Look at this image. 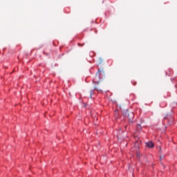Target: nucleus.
I'll return each mask as SVG.
<instances>
[{
	"instance_id": "1",
	"label": "nucleus",
	"mask_w": 177,
	"mask_h": 177,
	"mask_svg": "<svg viewBox=\"0 0 177 177\" xmlns=\"http://www.w3.org/2000/svg\"><path fill=\"white\" fill-rule=\"evenodd\" d=\"M102 78H104V71L103 68H97L95 77L93 79V84H99Z\"/></svg>"
},
{
	"instance_id": "2",
	"label": "nucleus",
	"mask_w": 177,
	"mask_h": 177,
	"mask_svg": "<svg viewBox=\"0 0 177 177\" xmlns=\"http://www.w3.org/2000/svg\"><path fill=\"white\" fill-rule=\"evenodd\" d=\"M164 120H165V122H167L168 125H174V115L172 114V113H167L165 116Z\"/></svg>"
},
{
	"instance_id": "3",
	"label": "nucleus",
	"mask_w": 177,
	"mask_h": 177,
	"mask_svg": "<svg viewBox=\"0 0 177 177\" xmlns=\"http://www.w3.org/2000/svg\"><path fill=\"white\" fill-rule=\"evenodd\" d=\"M126 115L129 120V124H133V118H135V114L133 112L126 111Z\"/></svg>"
},
{
	"instance_id": "4",
	"label": "nucleus",
	"mask_w": 177,
	"mask_h": 177,
	"mask_svg": "<svg viewBox=\"0 0 177 177\" xmlns=\"http://www.w3.org/2000/svg\"><path fill=\"white\" fill-rule=\"evenodd\" d=\"M95 91H97V92H102V90L97 88V86H95L94 89L90 91V97H91V99H93V97H92V96H93V95H95Z\"/></svg>"
},
{
	"instance_id": "5",
	"label": "nucleus",
	"mask_w": 177,
	"mask_h": 177,
	"mask_svg": "<svg viewBox=\"0 0 177 177\" xmlns=\"http://www.w3.org/2000/svg\"><path fill=\"white\" fill-rule=\"evenodd\" d=\"M146 145L147 146V147H149V149H153V147H154V144L151 142H149L146 143Z\"/></svg>"
},
{
	"instance_id": "6",
	"label": "nucleus",
	"mask_w": 177,
	"mask_h": 177,
	"mask_svg": "<svg viewBox=\"0 0 177 177\" xmlns=\"http://www.w3.org/2000/svg\"><path fill=\"white\" fill-rule=\"evenodd\" d=\"M100 64H103V59H102V58H98V59H97L96 65H97V66H100Z\"/></svg>"
},
{
	"instance_id": "7",
	"label": "nucleus",
	"mask_w": 177,
	"mask_h": 177,
	"mask_svg": "<svg viewBox=\"0 0 177 177\" xmlns=\"http://www.w3.org/2000/svg\"><path fill=\"white\" fill-rule=\"evenodd\" d=\"M136 129H137L138 132H140L142 131V125L137 124Z\"/></svg>"
},
{
	"instance_id": "8",
	"label": "nucleus",
	"mask_w": 177,
	"mask_h": 177,
	"mask_svg": "<svg viewBox=\"0 0 177 177\" xmlns=\"http://www.w3.org/2000/svg\"><path fill=\"white\" fill-rule=\"evenodd\" d=\"M95 55H96V54H95V52H93V51H91V52L89 53V56H90V57H93Z\"/></svg>"
},
{
	"instance_id": "9",
	"label": "nucleus",
	"mask_w": 177,
	"mask_h": 177,
	"mask_svg": "<svg viewBox=\"0 0 177 177\" xmlns=\"http://www.w3.org/2000/svg\"><path fill=\"white\" fill-rule=\"evenodd\" d=\"M131 84H133V86H135L136 85L137 82L135 80H132Z\"/></svg>"
},
{
	"instance_id": "10",
	"label": "nucleus",
	"mask_w": 177,
	"mask_h": 177,
	"mask_svg": "<svg viewBox=\"0 0 177 177\" xmlns=\"http://www.w3.org/2000/svg\"><path fill=\"white\" fill-rule=\"evenodd\" d=\"M131 125V123H129L127 125L124 126V129L127 131V128Z\"/></svg>"
},
{
	"instance_id": "11",
	"label": "nucleus",
	"mask_w": 177,
	"mask_h": 177,
	"mask_svg": "<svg viewBox=\"0 0 177 177\" xmlns=\"http://www.w3.org/2000/svg\"><path fill=\"white\" fill-rule=\"evenodd\" d=\"M107 93H110V95H111V93L110 91H108Z\"/></svg>"
},
{
	"instance_id": "12",
	"label": "nucleus",
	"mask_w": 177,
	"mask_h": 177,
	"mask_svg": "<svg viewBox=\"0 0 177 177\" xmlns=\"http://www.w3.org/2000/svg\"><path fill=\"white\" fill-rule=\"evenodd\" d=\"M137 157H139V153H137Z\"/></svg>"
},
{
	"instance_id": "13",
	"label": "nucleus",
	"mask_w": 177,
	"mask_h": 177,
	"mask_svg": "<svg viewBox=\"0 0 177 177\" xmlns=\"http://www.w3.org/2000/svg\"><path fill=\"white\" fill-rule=\"evenodd\" d=\"M77 45H82V44H77Z\"/></svg>"
},
{
	"instance_id": "14",
	"label": "nucleus",
	"mask_w": 177,
	"mask_h": 177,
	"mask_svg": "<svg viewBox=\"0 0 177 177\" xmlns=\"http://www.w3.org/2000/svg\"><path fill=\"white\" fill-rule=\"evenodd\" d=\"M160 160H162V157L160 156Z\"/></svg>"
},
{
	"instance_id": "15",
	"label": "nucleus",
	"mask_w": 177,
	"mask_h": 177,
	"mask_svg": "<svg viewBox=\"0 0 177 177\" xmlns=\"http://www.w3.org/2000/svg\"><path fill=\"white\" fill-rule=\"evenodd\" d=\"M171 80H175V79H172V78H171Z\"/></svg>"
}]
</instances>
